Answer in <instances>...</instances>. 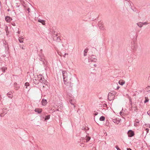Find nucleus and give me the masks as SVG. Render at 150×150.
Segmentation results:
<instances>
[{
    "label": "nucleus",
    "instance_id": "nucleus-1",
    "mask_svg": "<svg viewBox=\"0 0 150 150\" xmlns=\"http://www.w3.org/2000/svg\"><path fill=\"white\" fill-rule=\"evenodd\" d=\"M62 73L64 83L67 85V86H69V87L71 88V89L74 83L71 80V77L67 75V72L66 71H62Z\"/></svg>",
    "mask_w": 150,
    "mask_h": 150
},
{
    "label": "nucleus",
    "instance_id": "nucleus-2",
    "mask_svg": "<svg viewBox=\"0 0 150 150\" xmlns=\"http://www.w3.org/2000/svg\"><path fill=\"white\" fill-rule=\"evenodd\" d=\"M88 60L89 62H95L97 61V59L96 58V56L92 55L89 57L88 58Z\"/></svg>",
    "mask_w": 150,
    "mask_h": 150
},
{
    "label": "nucleus",
    "instance_id": "nucleus-3",
    "mask_svg": "<svg viewBox=\"0 0 150 150\" xmlns=\"http://www.w3.org/2000/svg\"><path fill=\"white\" fill-rule=\"evenodd\" d=\"M127 134L129 137H132L134 135V132L132 130H129L128 131Z\"/></svg>",
    "mask_w": 150,
    "mask_h": 150
},
{
    "label": "nucleus",
    "instance_id": "nucleus-4",
    "mask_svg": "<svg viewBox=\"0 0 150 150\" xmlns=\"http://www.w3.org/2000/svg\"><path fill=\"white\" fill-rule=\"evenodd\" d=\"M40 82L45 84V85H47V83H48V82L47 81V80L44 79V76L40 77Z\"/></svg>",
    "mask_w": 150,
    "mask_h": 150
},
{
    "label": "nucleus",
    "instance_id": "nucleus-5",
    "mask_svg": "<svg viewBox=\"0 0 150 150\" xmlns=\"http://www.w3.org/2000/svg\"><path fill=\"white\" fill-rule=\"evenodd\" d=\"M70 98H69V102L71 104L73 105L74 107H75V105H74V103H75V101L74 99H73V98L71 97H70Z\"/></svg>",
    "mask_w": 150,
    "mask_h": 150
},
{
    "label": "nucleus",
    "instance_id": "nucleus-6",
    "mask_svg": "<svg viewBox=\"0 0 150 150\" xmlns=\"http://www.w3.org/2000/svg\"><path fill=\"white\" fill-rule=\"evenodd\" d=\"M58 36V35H56V36H54L53 39L54 40H56L57 42H60L61 39L59 36L57 37Z\"/></svg>",
    "mask_w": 150,
    "mask_h": 150
},
{
    "label": "nucleus",
    "instance_id": "nucleus-7",
    "mask_svg": "<svg viewBox=\"0 0 150 150\" xmlns=\"http://www.w3.org/2000/svg\"><path fill=\"white\" fill-rule=\"evenodd\" d=\"M102 23V22L101 21L99 22L98 23V26L99 27L100 29L102 30H103L104 29V28L103 26V24Z\"/></svg>",
    "mask_w": 150,
    "mask_h": 150
},
{
    "label": "nucleus",
    "instance_id": "nucleus-8",
    "mask_svg": "<svg viewBox=\"0 0 150 150\" xmlns=\"http://www.w3.org/2000/svg\"><path fill=\"white\" fill-rule=\"evenodd\" d=\"M5 19L7 22H9L12 20V18L8 16L5 17Z\"/></svg>",
    "mask_w": 150,
    "mask_h": 150
},
{
    "label": "nucleus",
    "instance_id": "nucleus-9",
    "mask_svg": "<svg viewBox=\"0 0 150 150\" xmlns=\"http://www.w3.org/2000/svg\"><path fill=\"white\" fill-rule=\"evenodd\" d=\"M35 111L37 112L38 114H40L42 111V109L41 108H37L35 110Z\"/></svg>",
    "mask_w": 150,
    "mask_h": 150
},
{
    "label": "nucleus",
    "instance_id": "nucleus-10",
    "mask_svg": "<svg viewBox=\"0 0 150 150\" xmlns=\"http://www.w3.org/2000/svg\"><path fill=\"white\" fill-rule=\"evenodd\" d=\"M38 59L42 62V63L43 64H45V59H44L43 57H41V56L39 55V58Z\"/></svg>",
    "mask_w": 150,
    "mask_h": 150
},
{
    "label": "nucleus",
    "instance_id": "nucleus-11",
    "mask_svg": "<svg viewBox=\"0 0 150 150\" xmlns=\"http://www.w3.org/2000/svg\"><path fill=\"white\" fill-rule=\"evenodd\" d=\"M33 81L34 83L35 84H38L40 83L39 82V81L37 80V79H36V77H34L33 79Z\"/></svg>",
    "mask_w": 150,
    "mask_h": 150
},
{
    "label": "nucleus",
    "instance_id": "nucleus-12",
    "mask_svg": "<svg viewBox=\"0 0 150 150\" xmlns=\"http://www.w3.org/2000/svg\"><path fill=\"white\" fill-rule=\"evenodd\" d=\"M132 48L133 50H135L137 48V45L136 43L132 44Z\"/></svg>",
    "mask_w": 150,
    "mask_h": 150
},
{
    "label": "nucleus",
    "instance_id": "nucleus-13",
    "mask_svg": "<svg viewBox=\"0 0 150 150\" xmlns=\"http://www.w3.org/2000/svg\"><path fill=\"white\" fill-rule=\"evenodd\" d=\"M81 140H83L84 139H85L86 140V142H88V141L90 140L91 139V137L88 136L87 135L86 136L85 138L84 137L81 138Z\"/></svg>",
    "mask_w": 150,
    "mask_h": 150
},
{
    "label": "nucleus",
    "instance_id": "nucleus-14",
    "mask_svg": "<svg viewBox=\"0 0 150 150\" xmlns=\"http://www.w3.org/2000/svg\"><path fill=\"white\" fill-rule=\"evenodd\" d=\"M41 102L42 105L44 106L46 105L47 103V100L43 99H42Z\"/></svg>",
    "mask_w": 150,
    "mask_h": 150
},
{
    "label": "nucleus",
    "instance_id": "nucleus-15",
    "mask_svg": "<svg viewBox=\"0 0 150 150\" xmlns=\"http://www.w3.org/2000/svg\"><path fill=\"white\" fill-rule=\"evenodd\" d=\"M4 28L5 29V30L6 31V35H8V33H9V31H8V27H7V25H4Z\"/></svg>",
    "mask_w": 150,
    "mask_h": 150
},
{
    "label": "nucleus",
    "instance_id": "nucleus-16",
    "mask_svg": "<svg viewBox=\"0 0 150 150\" xmlns=\"http://www.w3.org/2000/svg\"><path fill=\"white\" fill-rule=\"evenodd\" d=\"M115 93V91H112V92H110L108 94V96H114V95Z\"/></svg>",
    "mask_w": 150,
    "mask_h": 150
},
{
    "label": "nucleus",
    "instance_id": "nucleus-17",
    "mask_svg": "<svg viewBox=\"0 0 150 150\" xmlns=\"http://www.w3.org/2000/svg\"><path fill=\"white\" fill-rule=\"evenodd\" d=\"M129 103L130 105H131L130 108H131V109L132 110V98L131 97H129Z\"/></svg>",
    "mask_w": 150,
    "mask_h": 150
},
{
    "label": "nucleus",
    "instance_id": "nucleus-18",
    "mask_svg": "<svg viewBox=\"0 0 150 150\" xmlns=\"http://www.w3.org/2000/svg\"><path fill=\"white\" fill-rule=\"evenodd\" d=\"M120 120L115 118L113 119V121L115 123L118 124L120 122Z\"/></svg>",
    "mask_w": 150,
    "mask_h": 150
},
{
    "label": "nucleus",
    "instance_id": "nucleus-19",
    "mask_svg": "<svg viewBox=\"0 0 150 150\" xmlns=\"http://www.w3.org/2000/svg\"><path fill=\"white\" fill-rule=\"evenodd\" d=\"M119 83L122 86L125 83V81L123 80H120L119 81Z\"/></svg>",
    "mask_w": 150,
    "mask_h": 150
},
{
    "label": "nucleus",
    "instance_id": "nucleus-20",
    "mask_svg": "<svg viewBox=\"0 0 150 150\" xmlns=\"http://www.w3.org/2000/svg\"><path fill=\"white\" fill-rule=\"evenodd\" d=\"M2 41H3V45L5 47V48H6L7 47H8V45L7 44V43L6 41L5 40H2Z\"/></svg>",
    "mask_w": 150,
    "mask_h": 150
},
{
    "label": "nucleus",
    "instance_id": "nucleus-21",
    "mask_svg": "<svg viewBox=\"0 0 150 150\" xmlns=\"http://www.w3.org/2000/svg\"><path fill=\"white\" fill-rule=\"evenodd\" d=\"M38 22L40 23H41L43 25H45V21L44 20L39 19L38 20Z\"/></svg>",
    "mask_w": 150,
    "mask_h": 150
},
{
    "label": "nucleus",
    "instance_id": "nucleus-22",
    "mask_svg": "<svg viewBox=\"0 0 150 150\" xmlns=\"http://www.w3.org/2000/svg\"><path fill=\"white\" fill-rule=\"evenodd\" d=\"M12 92L8 93H7V95L8 96V97L11 98H12L13 97V95L12 94Z\"/></svg>",
    "mask_w": 150,
    "mask_h": 150
},
{
    "label": "nucleus",
    "instance_id": "nucleus-23",
    "mask_svg": "<svg viewBox=\"0 0 150 150\" xmlns=\"http://www.w3.org/2000/svg\"><path fill=\"white\" fill-rule=\"evenodd\" d=\"M88 49L87 48H86L84 51V56H85L87 55V53L88 52Z\"/></svg>",
    "mask_w": 150,
    "mask_h": 150
},
{
    "label": "nucleus",
    "instance_id": "nucleus-24",
    "mask_svg": "<svg viewBox=\"0 0 150 150\" xmlns=\"http://www.w3.org/2000/svg\"><path fill=\"white\" fill-rule=\"evenodd\" d=\"M7 69V68L6 67H3L1 69V70L2 71L4 72H5V70Z\"/></svg>",
    "mask_w": 150,
    "mask_h": 150
},
{
    "label": "nucleus",
    "instance_id": "nucleus-25",
    "mask_svg": "<svg viewBox=\"0 0 150 150\" xmlns=\"http://www.w3.org/2000/svg\"><path fill=\"white\" fill-rule=\"evenodd\" d=\"M137 24L139 28H141L143 26L142 22H140L137 23Z\"/></svg>",
    "mask_w": 150,
    "mask_h": 150
},
{
    "label": "nucleus",
    "instance_id": "nucleus-26",
    "mask_svg": "<svg viewBox=\"0 0 150 150\" xmlns=\"http://www.w3.org/2000/svg\"><path fill=\"white\" fill-rule=\"evenodd\" d=\"M105 119V118L104 116H102L100 117L99 118V120L101 121H104Z\"/></svg>",
    "mask_w": 150,
    "mask_h": 150
},
{
    "label": "nucleus",
    "instance_id": "nucleus-27",
    "mask_svg": "<svg viewBox=\"0 0 150 150\" xmlns=\"http://www.w3.org/2000/svg\"><path fill=\"white\" fill-rule=\"evenodd\" d=\"M50 115H46L45 118V120H48L50 119Z\"/></svg>",
    "mask_w": 150,
    "mask_h": 150
},
{
    "label": "nucleus",
    "instance_id": "nucleus-28",
    "mask_svg": "<svg viewBox=\"0 0 150 150\" xmlns=\"http://www.w3.org/2000/svg\"><path fill=\"white\" fill-rule=\"evenodd\" d=\"M145 100L144 101V103H146L147 102H148L149 101V100L148 99V98L147 97H145Z\"/></svg>",
    "mask_w": 150,
    "mask_h": 150
},
{
    "label": "nucleus",
    "instance_id": "nucleus-29",
    "mask_svg": "<svg viewBox=\"0 0 150 150\" xmlns=\"http://www.w3.org/2000/svg\"><path fill=\"white\" fill-rule=\"evenodd\" d=\"M133 108H134V111L137 112L138 110L137 106L135 105L134 107H133Z\"/></svg>",
    "mask_w": 150,
    "mask_h": 150
},
{
    "label": "nucleus",
    "instance_id": "nucleus-30",
    "mask_svg": "<svg viewBox=\"0 0 150 150\" xmlns=\"http://www.w3.org/2000/svg\"><path fill=\"white\" fill-rule=\"evenodd\" d=\"M115 98V96L113 98H112L111 96H108V99L110 101H111L112 100H113Z\"/></svg>",
    "mask_w": 150,
    "mask_h": 150
},
{
    "label": "nucleus",
    "instance_id": "nucleus-31",
    "mask_svg": "<svg viewBox=\"0 0 150 150\" xmlns=\"http://www.w3.org/2000/svg\"><path fill=\"white\" fill-rule=\"evenodd\" d=\"M22 38H21V39H18V41L20 43H23V41L22 40L23 39V38H22Z\"/></svg>",
    "mask_w": 150,
    "mask_h": 150
},
{
    "label": "nucleus",
    "instance_id": "nucleus-32",
    "mask_svg": "<svg viewBox=\"0 0 150 150\" xmlns=\"http://www.w3.org/2000/svg\"><path fill=\"white\" fill-rule=\"evenodd\" d=\"M20 48H21L22 49H25V46L23 45H20Z\"/></svg>",
    "mask_w": 150,
    "mask_h": 150
},
{
    "label": "nucleus",
    "instance_id": "nucleus-33",
    "mask_svg": "<svg viewBox=\"0 0 150 150\" xmlns=\"http://www.w3.org/2000/svg\"><path fill=\"white\" fill-rule=\"evenodd\" d=\"M145 126H146V127H149V128H150V124H146L145 125Z\"/></svg>",
    "mask_w": 150,
    "mask_h": 150
},
{
    "label": "nucleus",
    "instance_id": "nucleus-34",
    "mask_svg": "<svg viewBox=\"0 0 150 150\" xmlns=\"http://www.w3.org/2000/svg\"><path fill=\"white\" fill-rule=\"evenodd\" d=\"M25 86H28L30 85V84L28 82H26L25 83Z\"/></svg>",
    "mask_w": 150,
    "mask_h": 150
},
{
    "label": "nucleus",
    "instance_id": "nucleus-35",
    "mask_svg": "<svg viewBox=\"0 0 150 150\" xmlns=\"http://www.w3.org/2000/svg\"><path fill=\"white\" fill-rule=\"evenodd\" d=\"M30 8L29 7H28L27 9H26V11L27 12V11H28V13H29V12H30Z\"/></svg>",
    "mask_w": 150,
    "mask_h": 150
},
{
    "label": "nucleus",
    "instance_id": "nucleus-36",
    "mask_svg": "<svg viewBox=\"0 0 150 150\" xmlns=\"http://www.w3.org/2000/svg\"><path fill=\"white\" fill-rule=\"evenodd\" d=\"M115 147L116 148L117 150H121L117 145Z\"/></svg>",
    "mask_w": 150,
    "mask_h": 150
},
{
    "label": "nucleus",
    "instance_id": "nucleus-37",
    "mask_svg": "<svg viewBox=\"0 0 150 150\" xmlns=\"http://www.w3.org/2000/svg\"><path fill=\"white\" fill-rule=\"evenodd\" d=\"M36 79H37V80L39 81V82H40V77H39V76H37V77H36Z\"/></svg>",
    "mask_w": 150,
    "mask_h": 150
},
{
    "label": "nucleus",
    "instance_id": "nucleus-38",
    "mask_svg": "<svg viewBox=\"0 0 150 150\" xmlns=\"http://www.w3.org/2000/svg\"><path fill=\"white\" fill-rule=\"evenodd\" d=\"M146 88L149 91H150V86H147Z\"/></svg>",
    "mask_w": 150,
    "mask_h": 150
},
{
    "label": "nucleus",
    "instance_id": "nucleus-39",
    "mask_svg": "<svg viewBox=\"0 0 150 150\" xmlns=\"http://www.w3.org/2000/svg\"><path fill=\"white\" fill-rule=\"evenodd\" d=\"M148 23L147 22H145L144 23L142 22V24L143 25H147L148 24Z\"/></svg>",
    "mask_w": 150,
    "mask_h": 150
},
{
    "label": "nucleus",
    "instance_id": "nucleus-40",
    "mask_svg": "<svg viewBox=\"0 0 150 150\" xmlns=\"http://www.w3.org/2000/svg\"><path fill=\"white\" fill-rule=\"evenodd\" d=\"M81 129L82 130H85L86 129V127L84 126H83L82 127Z\"/></svg>",
    "mask_w": 150,
    "mask_h": 150
},
{
    "label": "nucleus",
    "instance_id": "nucleus-41",
    "mask_svg": "<svg viewBox=\"0 0 150 150\" xmlns=\"http://www.w3.org/2000/svg\"><path fill=\"white\" fill-rule=\"evenodd\" d=\"M107 105V104H106V103H104V104H103V106L104 107H106Z\"/></svg>",
    "mask_w": 150,
    "mask_h": 150
},
{
    "label": "nucleus",
    "instance_id": "nucleus-42",
    "mask_svg": "<svg viewBox=\"0 0 150 150\" xmlns=\"http://www.w3.org/2000/svg\"><path fill=\"white\" fill-rule=\"evenodd\" d=\"M37 76H39V77H41L42 76H43L41 74H39V75H37Z\"/></svg>",
    "mask_w": 150,
    "mask_h": 150
},
{
    "label": "nucleus",
    "instance_id": "nucleus-43",
    "mask_svg": "<svg viewBox=\"0 0 150 150\" xmlns=\"http://www.w3.org/2000/svg\"><path fill=\"white\" fill-rule=\"evenodd\" d=\"M14 85L15 86H16V88H18V86H17V83H14Z\"/></svg>",
    "mask_w": 150,
    "mask_h": 150
},
{
    "label": "nucleus",
    "instance_id": "nucleus-44",
    "mask_svg": "<svg viewBox=\"0 0 150 150\" xmlns=\"http://www.w3.org/2000/svg\"><path fill=\"white\" fill-rule=\"evenodd\" d=\"M146 131L147 133H148L149 132V129L148 128H146Z\"/></svg>",
    "mask_w": 150,
    "mask_h": 150
},
{
    "label": "nucleus",
    "instance_id": "nucleus-45",
    "mask_svg": "<svg viewBox=\"0 0 150 150\" xmlns=\"http://www.w3.org/2000/svg\"><path fill=\"white\" fill-rule=\"evenodd\" d=\"M98 114V112H95V113H94V114L95 116H96V115H97Z\"/></svg>",
    "mask_w": 150,
    "mask_h": 150
},
{
    "label": "nucleus",
    "instance_id": "nucleus-46",
    "mask_svg": "<svg viewBox=\"0 0 150 150\" xmlns=\"http://www.w3.org/2000/svg\"><path fill=\"white\" fill-rule=\"evenodd\" d=\"M89 128L88 127H86V129L85 130V131H87L88 130Z\"/></svg>",
    "mask_w": 150,
    "mask_h": 150
},
{
    "label": "nucleus",
    "instance_id": "nucleus-47",
    "mask_svg": "<svg viewBox=\"0 0 150 150\" xmlns=\"http://www.w3.org/2000/svg\"><path fill=\"white\" fill-rule=\"evenodd\" d=\"M127 150H132V149L130 148H127Z\"/></svg>",
    "mask_w": 150,
    "mask_h": 150
},
{
    "label": "nucleus",
    "instance_id": "nucleus-48",
    "mask_svg": "<svg viewBox=\"0 0 150 150\" xmlns=\"http://www.w3.org/2000/svg\"><path fill=\"white\" fill-rule=\"evenodd\" d=\"M120 88V87L119 86H117L116 89H117V90L119 89Z\"/></svg>",
    "mask_w": 150,
    "mask_h": 150
},
{
    "label": "nucleus",
    "instance_id": "nucleus-49",
    "mask_svg": "<svg viewBox=\"0 0 150 150\" xmlns=\"http://www.w3.org/2000/svg\"><path fill=\"white\" fill-rule=\"evenodd\" d=\"M150 112V110H149V111H148L147 112V114L149 115L150 116V114H149V112Z\"/></svg>",
    "mask_w": 150,
    "mask_h": 150
},
{
    "label": "nucleus",
    "instance_id": "nucleus-50",
    "mask_svg": "<svg viewBox=\"0 0 150 150\" xmlns=\"http://www.w3.org/2000/svg\"><path fill=\"white\" fill-rule=\"evenodd\" d=\"M123 110V109H122V111H121L120 112V115H121V114H122V112H123L122 111V110Z\"/></svg>",
    "mask_w": 150,
    "mask_h": 150
},
{
    "label": "nucleus",
    "instance_id": "nucleus-51",
    "mask_svg": "<svg viewBox=\"0 0 150 150\" xmlns=\"http://www.w3.org/2000/svg\"><path fill=\"white\" fill-rule=\"evenodd\" d=\"M90 150H96V149L95 148L93 147L92 149H91Z\"/></svg>",
    "mask_w": 150,
    "mask_h": 150
},
{
    "label": "nucleus",
    "instance_id": "nucleus-52",
    "mask_svg": "<svg viewBox=\"0 0 150 150\" xmlns=\"http://www.w3.org/2000/svg\"><path fill=\"white\" fill-rule=\"evenodd\" d=\"M68 55V53H65L64 54V57H65V55Z\"/></svg>",
    "mask_w": 150,
    "mask_h": 150
},
{
    "label": "nucleus",
    "instance_id": "nucleus-53",
    "mask_svg": "<svg viewBox=\"0 0 150 150\" xmlns=\"http://www.w3.org/2000/svg\"><path fill=\"white\" fill-rule=\"evenodd\" d=\"M61 110H59V109H57L56 110L57 111H61Z\"/></svg>",
    "mask_w": 150,
    "mask_h": 150
},
{
    "label": "nucleus",
    "instance_id": "nucleus-54",
    "mask_svg": "<svg viewBox=\"0 0 150 150\" xmlns=\"http://www.w3.org/2000/svg\"><path fill=\"white\" fill-rule=\"evenodd\" d=\"M137 121L136 123H139V120L137 119Z\"/></svg>",
    "mask_w": 150,
    "mask_h": 150
},
{
    "label": "nucleus",
    "instance_id": "nucleus-55",
    "mask_svg": "<svg viewBox=\"0 0 150 150\" xmlns=\"http://www.w3.org/2000/svg\"><path fill=\"white\" fill-rule=\"evenodd\" d=\"M20 32H20V31H18V32H17V33H18V34H20Z\"/></svg>",
    "mask_w": 150,
    "mask_h": 150
},
{
    "label": "nucleus",
    "instance_id": "nucleus-56",
    "mask_svg": "<svg viewBox=\"0 0 150 150\" xmlns=\"http://www.w3.org/2000/svg\"><path fill=\"white\" fill-rule=\"evenodd\" d=\"M3 116V114L1 113V115H0L1 117H2V116Z\"/></svg>",
    "mask_w": 150,
    "mask_h": 150
},
{
    "label": "nucleus",
    "instance_id": "nucleus-57",
    "mask_svg": "<svg viewBox=\"0 0 150 150\" xmlns=\"http://www.w3.org/2000/svg\"><path fill=\"white\" fill-rule=\"evenodd\" d=\"M42 49H41L40 50V52H41V53H42Z\"/></svg>",
    "mask_w": 150,
    "mask_h": 150
},
{
    "label": "nucleus",
    "instance_id": "nucleus-58",
    "mask_svg": "<svg viewBox=\"0 0 150 150\" xmlns=\"http://www.w3.org/2000/svg\"><path fill=\"white\" fill-rule=\"evenodd\" d=\"M94 66L95 67H96L97 65L96 64H94Z\"/></svg>",
    "mask_w": 150,
    "mask_h": 150
},
{
    "label": "nucleus",
    "instance_id": "nucleus-59",
    "mask_svg": "<svg viewBox=\"0 0 150 150\" xmlns=\"http://www.w3.org/2000/svg\"><path fill=\"white\" fill-rule=\"evenodd\" d=\"M125 1H129V0H125Z\"/></svg>",
    "mask_w": 150,
    "mask_h": 150
},
{
    "label": "nucleus",
    "instance_id": "nucleus-60",
    "mask_svg": "<svg viewBox=\"0 0 150 150\" xmlns=\"http://www.w3.org/2000/svg\"><path fill=\"white\" fill-rule=\"evenodd\" d=\"M28 86H25V88H27Z\"/></svg>",
    "mask_w": 150,
    "mask_h": 150
},
{
    "label": "nucleus",
    "instance_id": "nucleus-61",
    "mask_svg": "<svg viewBox=\"0 0 150 150\" xmlns=\"http://www.w3.org/2000/svg\"><path fill=\"white\" fill-rule=\"evenodd\" d=\"M96 20V18H95V19H94V20H93L94 21L95 20Z\"/></svg>",
    "mask_w": 150,
    "mask_h": 150
},
{
    "label": "nucleus",
    "instance_id": "nucleus-62",
    "mask_svg": "<svg viewBox=\"0 0 150 150\" xmlns=\"http://www.w3.org/2000/svg\"><path fill=\"white\" fill-rule=\"evenodd\" d=\"M55 32H54V35H55Z\"/></svg>",
    "mask_w": 150,
    "mask_h": 150
},
{
    "label": "nucleus",
    "instance_id": "nucleus-63",
    "mask_svg": "<svg viewBox=\"0 0 150 150\" xmlns=\"http://www.w3.org/2000/svg\"><path fill=\"white\" fill-rule=\"evenodd\" d=\"M14 24H15V23H14V24H13V26L15 25H14Z\"/></svg>",
    "mask_w": 150,
    "mask_h": 150
},
{
    "label": "nucleus",
    "instance_id": "nucleus-64",
    "mask_svg": "<svg viewBox=\"0 0 150 150\" xmlns=\"http://www.w3.org/2000/svg\"><path fill=\"white\" fill-rule=\"evenodd\" d=\"M14 24H15V23H14V24H13V26L15 25H14Z\"/></svg>",
    "mask_w": 150,
    "mask_h": 150
}]
</instances>
